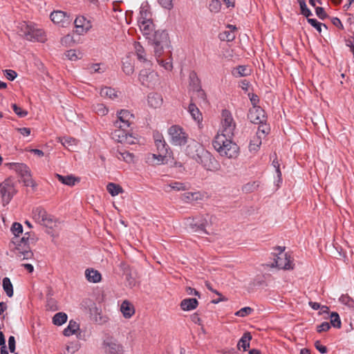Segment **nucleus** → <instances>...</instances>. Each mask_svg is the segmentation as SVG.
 I'll return each instance as SVG.
<instances>
[{
	"label": "nucleus",
	"mask_w": 354,
	"mask_h": 354,
	"mask_svg": "<svg viewBox=\"0 0 354 354\" xmlns=\"http://www.w3.org/2000/svg\"><path fill=\"white\" fill-rule=\"evenodd\" d=\"M167 133L169 141L173 146L182 147L187 144L185 154L204 169L212 171L218 169L219 164L212 154L199 142L189 139L188 133L182 127L174 124L168 129Z\"/></svg>",
	"instance_id": "nucleus-1"
},
{
	"label": "nucleus",
	"mask_w": 354,
	"mask_h": 354,
	"mask_svg": "<svg viewBox=\"0 0 354 354\" xmlns=\"http://www.w3.org/2000/svg\"><path fill=\"white\" fill-rule=\"evenodd\" d=\"M233 138L216 135L212 142L214 149L223 157L236 158L239 154V147L232 141Z\"/></svg>",
	"instance_id": "nucleus-2"
},
{
	"label": "nucleus",
	"mask_w": 354,
	"mask_h": 354,
	"mask_svg": "<svg viewBox=\"0 0 354 354\" xmlns=\"http://www.w3.org/2000/svg\"><path fill=\"white\" fill-rule=\"evenodd\" d=\"M147 39L153 46L156 57H160L162 55L165 48L168 47L170 43L167 32L163 30L154 31Z\"/></svg>",
	"instance_id": "nucleus-3"
},
{
	"label": "nucleus",
	"mask_w": 354,
	"mask_h": 354,
	"mask_svg": "<svg viewBox=\"0 0 354 354\" xmlns=\"http://www.w3.org/2000/svg\"><path fill=\"white\" fill-rule=\"evenodd\" d=\"M21 33L29 41L44 42L46 40L44 30L37 25L24 21L19 26Z\"/></svg>",
	"instance_id": "nucleus-4"
},
{
	"label": "nucleus",
	"mask_w": 354,
	"mask_h": 354,
	"mask_svg": "<svg viewBox=\"0 0 354 354\" xmlns=\"http://www.w3.org/2000/svg\"><path fill=\"white\" fill-rule=\"evenodd\" d=\"M236 129V122L232 113L225 109L221 113V124L216 135H221L227 138H233Z\"/></svg>",
	"instance_id": "nucleus-5"
},
{
	"label": "nucleus",
	"mask_w": 354,
	"mask_h": 354,
	"mask_svg": "<svg viewBox=\"0 0 354 354\" xmlns=\"http://www.w3.org/2000/svg\"><path fill=\"white\" fill-rule=\"evenodd\" d=\"M32 218L38 223L49 228L55 226L56 221L44 208L37 207L32 211Z\"/></svg>",
	"instance_id": "nucleus-6"
},
{
	"label": "nucleus",
	"mask_w": 354,
	"mask_h": 354,
	"mask_svg": "<svg viewBox=\"0 0 354 354\" xmlns=\"http://www.w3.org/2000/svg\"><path fill=\"white\" fill-rule=\"evenodd\" d=\"M139 81L148 88H153L159 82L158 75L153 71L143 69L140 72Z\"/></svg>",
	"instance_id": "nucleus-7"
},
{
	"label": "nucleus",
	"mask_w": 354,
	"mask_h": 354,
	"mask_svg": "<svg viewBox=\"0 0 354 354\" xmlns=\"http://www.w3.org/2000/svg\"><path fill=\"white\" fill-rule=\"evenodd\" d=\"M28 240V238H21L20 243H18L13 250V252L15 254L16 257L19 258L21 260L30 259L33 257L32 252L27 245Z\"/></svg>",
	"instance_id": "nucleus-8"
},
{
	"label": "nucleus",
	"mask_w": 354,
	"mask_h": 354,
	"mask_svg": "<svg viewBox=\"0 0 354 354\" xmlns=\"http://www.w3.org/2000/svg\"><path fill=\"white\" fill-rule=\"evenodd\" d=\"M118 120L114 122L117 129H126L133 122L134 115L128 110H121L118 113Z\"/></svg>",
	"instance_id": "nucleus-9"
},
{
	"label": "nucleus",
	"mask_w": 354,
	"mask_h": 354,
	"mask_svg": "<svg viewBox=\"0 0 354 354\" xmlns=\"http://www.w3.org/2000/svg\"><path fill=\"white\" fill-rule=\"evenodd\" d=\"M0 193L3 205H6L10 203L17 190L11 181L6 180L0 185Z\"/></svg>",
	"instance_id": "nucleus-10"
},
{
	"label": "nucleus",
	"mask_w": 354,
	"mask_h": 354,
	"mask_svg": "<svg viewBox=\"0 0 354 354\" xmlns=\"http://www.w3.org/2000/svg\"><path fill=\"white\" fill-rule=\"evenodd\" d=\"M112 138L124 145H133L136 138L131 134L126 132L125 129H118L112 133Z\"/></svg>",
	"instance_id": "nucleus-11"
},
{
	"label": "nucleus",
	"mask_w": 354,
	"mask_h": 354,
	"mask_svg": "<svg viewBox=\"0 0 354 354\" xmlns=\"http://www.w3.org/2000/svg\"><path fill=\"white\" fill-rule=\"evenodd\" d=\"M272 266L284 270H290L292 268L290 256L286 253L283 252V250H281V252L274 257V263L272 264Z\"/></svg>",
	"instance_id": "nucleus-12"
},
{
	"label": "nucleus",
	"mask_w": 354,
	"mask_h": 354,
	"mask_svg": "<svg viewBox=\"0 0 354 354\" xmlns=\"http://www.w3.org/2000/svg\"><path fill=\"white\" fill-rule=\"evenodd\" d=\"M103 349L106 354H121L122 346L112 338H107L103 342Z\"/></svg>",
	"instance_id": "nucleus-13"
},
{
	"label": "nucleus",
	"mask_w": 354,
	"mask_h": 354,
	"mask_svg": "<svg viewBox=\"0 0 354 354\" xmlns=\"http://www.w3.org/2000/svg\"><path fill=\"white\" fill-rule=\"evenodd\" d=\"M248 118L254 124H263L266 121L264 111L259 106H254L250 109Z\"/></svg>",
	"instance_id": "nucleus-14"
},
{
	"label": "nucleus",
	"mask_w": 354,
	"mask_h": 354,
	"mask_svg": "<svg viewBox=\"0 0 354 354\" xmlns=\"http://www.w3.org/2000/svg\"><path fill=\"white\" fill-rule=\"evenodd\" d=\"M51 21L62 27H66L70 24L69 16L65 12L55 10L51 12L50 15Z\"/></svg>",
	"instance_id": "nucleus-15"
},
{
	"label": "nucleus",
	"mask_w": 354,
	"mask_h": 354,
	"mask_svg": "<svg viewBox=\"0 0 354 354\" xmlns=\"http://www.w3.org/2000/svg\"><path fill=\"white\" fill-rule=\"evenodd\" d=\"M75 32L81 35L86 33L92 27L91 23L83 16L77 17L75 21Z\"/></svg>",
	"instance_id": "nucleus-16"
},
{
	"label": "nucleus",
	"mask_w": 354,
	"mask_h": 354,
	"mask_svg": "<svg viewBox=\"0 0 354 354\" xmlns=\"http://www.w3.org/2000/svg\"><path fill=\"white\" fill-rule=\"evenodd\" d=\"M140 30L147 39L155 31V26L152 19L138 20Z\"/></svg>",
	"instance_id": "nucleus-17"
},
{
	"label": "nucleus",
	"mask_w": 354,
	"mask_h": 354,
	"mask_svg": "<svg viewBox=\"0 0 354 354\" xmlns=\"http://www.w3.org/2000/svg\"><path fill=\"white\" fill-rule=\"evenodd\" d=\"M153 139L158 153H168L169 148L163 136L158 132H155L153 133Z\"/></svg>",
	"instance_id": "nucleus-18"
},
{
	"label": "nucleus",
	"mask_w": 354,
	"mask_h": 354,
	"mask_svg": "<svg viewBox=\"0 0 354 354\" xmlns=\"http://www.w3.org/2000/svg\"><path fill=\"white\" fill-rule=\"evenodd\" d=\"M120 311L124 318L130 319L135 313V308L131 302L124 300L121 304Z\"/></svg>",
	"instance_id": "nucleus-19"
},
{
	"label": "nucleus",
	"mask_w": 354,
	"mask_h": 354,
	"mask_svg": "<svg viewBox=\"0 0 354 354\" xmlns=\"http://www.w3.org/2000/svg\"><path fill=\"white\" fill-rule=\"evenodd\" d=\"M162 95L157 93H151L148 95L147 102L149 106L157 109L160 108L162 104Z\"/></svg>",
	"instance_id": "nucleus-20"
},
{
	"label": "nucleus",
	"mask_w": 354,
	"mask_h": 354,
	"mask_svg": "<svg viewBox=\"0 0 354 354\" xmlns=\"http://www.w3.org/2000/svg\"><path fill=\"white\" fill-rule=\"evenodd\" d=\"M198 301L195 298L184 299L180 302V308L184 311H190L197 308Z\"/></svg>",
	"instance_id": "nucleus-21"
},
{
	"label": "nucleus",
	"mask_w": 354,
	"mask_h": 354,
	"mask_svg": "<svg viewBox=\"0 0 354 354\" xmlns=\"http://www.w3.org/2000/svg\"><path fill=\"white\" fill-rule=\"evenodd\" d=\"M167 153H158V154H149L147 161L151 164L162 165L166 163Z\"/></svg>",
	"instance_id": "nucleus-22"
},
{
	"label": "nucleus",
	"mask_w": 354,
	"mask_h": 354,
	"mask_svg": "<svg viewBox=\"0 0 354 354\" xmlns=\"http://www.w3.org/2000/svg\"><path fill=\"white\" fill-rule=\"evenodd\" d=\"M85 276L89 282L98 283L101 281L100 273L97 270L93 269H86L85 271Z\"/></svg>",
	"instance_id": "nucleus-23"
},
{
	"label": "nucleus",
	"mask_w": 354,
	"mask_h": 354,
	"mask_svg": "<svg viewBox=\"0 0 354 354\" xmlns=\"http://www.w3.org/2000/svg\"><path fill=\"white\" fill-rule=\"evenodd\" d=\"M182 200L185 203H192L193 201L201 200L203 195L199 192H187L182 195Z\"/></svg>",
	"instance_id": "nucleus-24"
},
{
	"label": "nucleus",
	"mask_w": 354,
	"mask_h": 354,
	"mask_svg": "<svg viewBox=\"0 0 354 354\" xmlns=\"http://www.w3.org/2000/svg\"><path fill=\"white\" fill-rule=\"evenodd\" d=\"M100 93L102 97L111 100H115L119 97L118 92L111 87L102 88Z\"/></svg>",
	"instance_id": "nucleus-25"
},
{
	"label": "nucleus",
	"mask_w": 354,
	"mask_h": 354,
	"mask_svg": "<svg viewBox=\"0 0 354 354\" xmlns=\"http://www.w3.org/2000/svg\"><path fill=\"white\" fill-rule=\"evenodd\" d=\"M189 89L194 91L201 87L200 80L194 71H191L189 75Z\"/></svg>",
	"instance_id": "nucleus-26"
},
{
	"label": "nucleus",
	"mask_w": 354,
	"mask_h": 354,
	"mask_svg": "<svg viewBox=\"0 0 354 354\" xmlns=\"http://www.w3.org/2000/svg\"><path fill=\"white\" fill-rule=\"evenodd\" d=\"M200 219L198 218H189L186 221V225L193 232H202V227L200 225Z\"/></svg>",
	"instance_id": "nucleus-27"
},
{
	"label": "nucleus",
	"mask_w": 354,
	"mask_h": 354,
	"mask_svg": "<svg viewBox=\"0 0 354 354\" xmlns=\"http://www.w3.org/2000/svg\"><path fill=\"white\" fill-rule=\"evenodd\" d=\"M251 339V334L250 333H245L238 342V348L240 349L241 348H243L244 351H247L250 347V342Z\"/></svg>",
	"instance_id": "nucleus-28"
},
{
	"label": "nucleus",
	"mask_w": 354,
	"mask_h": 354,
	"mask_svg": "<svg viewBox=\"0 0 354 354\" xmlns=\"http://www.w3.org/2000/svg\"><path fill=\"white\" fill-rule=\"evenodd\" d=\"M115 156L118 160H123L127 163H131L133 162V155L128 151L118 150L115 152Z\"/></svg>",
	"instance_id": "nucleus-29"
},
{
	"label": "nucleus",
	"mask_w": 354,
	"mask_h": 354,
	"mask_svg": "<svg viewBox=\"0 0 354 354\" xmlns=\"http://www.w3.org/2000/svg\"><path fill=\"white\" fill-rule=\"evenodd\" d=\"M151 19V15L149 11V7L147 1L142 3L140 10V17L138 20Z\"/></svg>",
	"instance_id": "nucleus-30"
},
{
	"label": "nucleus",
	"mask_w": 354,
	"mask_h": 354,
	"mask_svg": "<svg viewBox=\"0 0 354 354\" xmlns=\"http://www.w3.org/2000/svg\"><path fill=\"white\" fill-rule=\"evenodd\" d=\"M168 188L172 189L176 191H185L188 189V184L180 183V182H171L170 184L166 185L165 191L169 192Z\"/></svg>",
	"instance_id": "nucleus-31"
},
{
	"label": "nucleus",
	"mask_w": 354,
	"mask_h": 354,
	"mask_svg": "<svg viewBox=\"0 0 354 354\" xmlns=\"http://www.w3.org/2000/svg\"><path fill=\"white\" fill-rule=\"evenodd\" d=\"M59 142L63 146L69 150H73L74 147L77 145V141L71 137H63L59 138Z\"/></svg>",
	"instance_id": "nucleus-32"
},
{
	"label": "nucleus",
	"mask_w": 354,
	"mask_h": 354,
	"mask_svg": "<svg viewBox=\"0 0 354 354\" xmlns=\"http://www.w3.org/2000/svg\"><path fill=\"white\" fill-rule=\"evenodd\" d=\"M106 189L112 196H118L119 194L123 192L122 187L120 185L113 183H108L106 185Z\"/></svg>",
	"instance_id": "nucleus-33"
},
{
	"label": "nucleus",
	"mask_w": 354,
	"mask_h": 354,
	"mask_svg": "<svg viewBox=\"0 0 354 354\" xmlns=\"http://www.w3.org/2000/svg\"><path fill=\"white\" fill-rule=\"evenodd\" d=\"M56 178L60 181L62 183L73 186L75 184V183L77 181V179L73 177V176H62L60 174H57Z\"/></svg>",
	"instance_id": "nucleus-34"
},
{
	"label": "nucleus",
	"mask_w": 354,
	"mask_h": 354,
	"mask_svg": "<svg viewBox=\"0 0 354 354\" xmlns=\"http://www.w3.org/2000/svg\"><path fill=\"white\" fill-rule=\"evenodd\" d=\"M79 329V324L71 320L68 323V326L64 330L63 333L65 336H71L73 335Z\"/></svg>",
	"instance_id": "nucleus-35"
},
{
	"label": "nucleus",
	"mask_w": 354,
	"mask_h": 354,
	"mask_svg": "<svg viewBox=\"0 0 354 354\" xmlns=\"http://www.w3.org/2000/svg\"><path fill=\"white\" fill-rule=\"evenodd\" d=\"M188 111L194 120L199 122L202 119L201 113L199 109L194 103L191 102L189 104Z\"/></svg>",
	"instance_id": "nucleus-36"
},
{
	"label": "nucleus",
	"mask_w": 354,
	"mask_h": 354,
	"mask_svg": "<svg viewBox=\"0 0 354 354\" xmlns=\"http://www.w3.org/2000/svg\"><path fill=\"white\" fill-rule=\"evenodd\" d=\"M14 169L18 172L21 176H26L30 172L29 167L23 163H14Z\"/></svg>",
	"instance_id": "nucleus-37"
},
{
	"label": "nucleus",
	"mask_w": 354,
	"mask_h": 354,
	"mask_svg": "<svg viewBox=\"0 0 354 354\" xmlns=\"http://www.w3.org/2000/svg\"><path fill=\"white\" fill-rule=\"evenodd\" d=\"M134 48L138 59L141 62H147L148 60L146 58V55L143 47L139 43H135Z\"/></svg>",
	"instance_id": "nucleus-38"
},
{
	"label": "nucleus",
	"mask_w": 354,
	"mask_h": 354,
	"mask_svg": "<svg viewBox=\"0 0 354 354\" xmlns=\"http://www.w3.org/2000/svg\"><path fill=\"white\" fill-rule=\"evenodd\" d=\"M67 321V315L64 313H56L53 318V322L55 325L61 326Z\"/></svg>",
	"instance_id": "nucleus-39"
},
{
	"label": "nucleus",
	"mask_w": 354,
	"mask_h": 354,
	"mask_svg": "<svg viewBox=\"0 0 354 354\" xmlns=\"http://www.w3.org/2000/svg\"><path fill=\"white\" fill-rule=\"evenodd\" d=\"M3 288L8 297H12L13 287L10 280L8 277H5L3 279Z\"/></svg>",
	"instance_id": "nucleus-40"
},
{
	"label": "nucleus",
	"mask_w": 354,
	"mask_h": 354,
	"mask_svg": "<svg viewBox=\"0 0 354 354\" xmlns=\"http://www.w3.org/2000/svg\"><path fill=\"white\" fill-rule=\"evenodd\" d=\"M122 70L128 75L133 74L134 72V66L128 58L122 62Z\"/></svg>",
	"instance_id": "nucleus-41"
},
{
	"label": "nucleus",
	"mask_w": 354,
	"mask_h": 354,
	"mask_svg": "<svg viewBox=\"0 0 354 354\" xmlns=\"http://www.w3.org/2000/svg\"><path fill=\"white\" fill-rule=\"evenodd\" d=\"M232 74L236 77H240L247 76L249 75V72L245 66H239L234 69Z\"/></svg>",
	"instance_id": "nucleus-42"
},
{
	"label": "nucleus",
	"mask_w": 354,
	"mask_h": 354,
	"mask_svg": "<svg viewBox=\"0 0 354 354\" xmlns=\"http://www.w3.org/2000/svg\"><path fill=\"white\" fill-rule=\"evenodd\" d=\"M235 37V32L230 30H225L220 34V39L223 41H233Z\"/></svg>",
	"instance_id": "nucleus-43"
},
{
	"label": "nucleus",
	"mask_w": 354,
	"mask_h": 354,
	"mask_svg": "<svg viewBox=\"0 0 354 354\" xmlns=\"http://www.w3.org/2000/svg\"><path fill=\"white\" fill-rule=\"evenodd\" d=\"M200 219V225L202 227V232H205V227L209 226L212 223V216L208 214L205 216L198 217Z\"/></svg>",
	"instance_id": "nucleus-44"
},
{
	"label": "nucleus",
	"mask_w": 354,
	"mask_h": 354,
	"mask_svg": "<svg viewBox=\"0 0 354 354\" xmlns=\"http://www.w3.org/2000/svg\"><path fill=\"white\" fill-rule=\"evenodd\" d=\"M261 139L262 138L258 136H255L251 140H250V146H249V148H250V151H257L259 146L261 145Z\"/></svg>",
	"instance_id": "nucleus-45"
},
{
	"label": "nucleus",
	"mask_w": 354,
	"mask_h": 354,
	"mask_svg": "<svg viewBox=\"0 0 354 354\" xmlns=\"http://www.w3.org/2000/svg\"><path fill=\"white\" fill-rule=\"evenodd\" d=\"M330 324L335 328H339L341 327V319L337 313L333 312L331 313Z\"/></svg>",
	"instance_id": "nucleus-46"
},
{
	"label": "nucleus",
	"mask_w": 354,
	"mask_h": 354,
	"mask_svg": "<svg viewBox=\"0 0 354 354\" xmlns=\"http://www.w3.org/2000/svg\"><path fill=\"white\" fill-rule=\"evenodd\" d=\"M299 7L301 10V14L303 15L304 17H306L308 19H309V17L313 15L312 12L307 7L306 1H299Z\"/></svg>",
	"instance_id": "nucleus-47"
},
{
	"label": "nucleus",
	"mask_w": 354,
	"mask_h": 354,
	"mask_svg": "<svg viewBox=\"0 0 354 354\" xmlns=\"http://www.w3.org/2000/svg\"><path fill=\"white\" fill-rule=\"evenodd\" d=\"M65 55L68 59L71 61H76L81 58V53H77L75 50L73 49L67 50L65 53Z\"/></svg>",
	"instance_id": "nucleus-48"
},
{
	"label": "nucleus",
	"mask_w": 354,
	"mask_h": 354,
	"mask_svg": "<svg viewBox=\"0 0 354 354\" xmlns=\"http://www.w3.org/2000/svg\"><path fill=\"white\" fill-rule=\"evenodd\" d=\"M208 8L211 12L218 13L222 9L221 1H210Z\"/></svg>",
	"instance_id": "nucleus-49"
},
{
	"label": "nucleus",
	"mask_w": 354,
	"mask_h": 354,
	"mask_svg": "<svg viewBox=\"0 0 354 354\" xmlns=\"http://www.w3.org/2000/svg\"><path fill=\"white\" fill-rule=\"evenodd\" d=\"M313 7H315L316 15L321 19H324L326 17L327 15L324 11V9L322 7H316L315 1H309Z\"/></svg>",
	"instance_id": "nucleus-50"
},
{
	"label": "nucleus",
	"mask_w": 354,
	"mask_h": 354,
	"mask_svg": "<svg viewBox=\"0 0 354 354\" xmlns=\"http://www.w3.org/2000/svg\"><path fill=\"white\" fill-rule=\"evenodd\" d=\"M94 111L99 115H105L108 113V109L102 104H97L94 106Z\"/></svg>",
	"instance_id": "nucleus-51"
},
{
	"label": "nucleus",
	"mask_w": 354,
	"mask_h": 354,
	"mask_svg": "<svg viewBox=\"0 0 354 354\" xmlns=\"http://www.w3.org/2000/svg\"><path fill=\"white\" fill-rule=\"evenodd\" d=\"M11 232L15 236H19L23 232V227L19 223H14L11 227Z\"/></svg>",
	"instance_id": "nucleus-52"
},
{
	"label": "nucleus",
	"mask_w": 354,
	"mask_h": 354,
	"mask_svg": "<svg viewBox=\"0 0 354 354\" xmlns=\"http://www.w3.org/2000/svg\"><path fill=\"white\" fill-rule=\"evenodd\" d=\"M21 178H22V181L25 186H27V187L30 186L32 187H35L36 186L35 181L32 180V178L31 177L30 172L26 176H21Z\"/></svg>",
	"instance_id": "nucleus-53"
},
{
	"label": "nucleus",
	"mask_w": 354,
	"mask_h": 354,
	"mask_svg": "<svg viewBox=\"0 0 354 354\" xmlns=\"http://www.w3.org/2000/svg\"><path fill=\"white\" fill-rule=\"evenodd\" d=\"M124 274L128 285L131 287L134 286L136 283V280L132 272L129 270H127L124 272Z\"/></svg>",
	"instance_id": "nucleus-54"
},
{
	"label": "nucleus",
	"mask_w": 354,
	"mask_h": 354,
	"mask_svg": "<svg viewBox=\"0 0 354 354\" xmlns=\"http://www.w3.org/2000/svg\"><path fill=\"white\" fill-rule=\"evenodd\" d=\"M253 309L250 307H244L235 313V315L244 317L252 313Z\"/></svg>",
	"instance_id": "nucleus-55"
},
{
	"label": "nucleus",
	"mask_w": 354,
	"mask_h": 354,
	"mask_svg": "<svg viewBox=\"0 0 354 354\" xmlns=\"http://www.w3.org/2000/svg\"><path fill=\"white\" fill-rule=\"evenodd\" d=\"M339 301L349 307H353L354 306L353 300L348 295H342L339 298Z\"/></svg>",
	"instance_id": "nucleus-56"
},
{
	"label": "nucleus",
	"mask_w": 354,
	"mask_h": 354,
	"mask_svg": "<svg viewBox=\"0 0 354 354\" xmlns=\"http://www.w3.org/2000/svg\"><path fill=\"white\" fill-rule=\"evenodd\" d=\"M12 107L14 112L20 118H24L28 115V112L26 111L23 110L15 104H12Z\"/></svg>",
	"instance_id": "nucleus-57"
},
{
	"label": "nucleus",
	"mask_w": 354,
	"mask_h": 354,
	"mask_svg": "<svg viewBox=\"0 0 354 354\" xmlns=\"http://www.w3.org/2000/svg\"><path fill=\"white\" fill-rule=\"evenodd\" d=\"M159 64L167 71H171L173 68L172 63L170 60H160L159 57H156Z\"/></svg>",
	"instance_id": "nucleus-58"
},
{
	"label": "nucleus",
	"mask_w": 354,
	"mask_h": 354,
	"mask_svg": "<svg viewBox=\"0 0 354 354\" xmlns=\"http://www.w3.org/2000/svg\"><path fill=\"white\" fill-rule=\"evenodd\" d=\"M193 92L194 96L192 97L198 98L202 101H205V91L201 88L199 89H196Z\"/></svg>",
	"instance_id": "nucleus-59"
},
{
	"label": "nucleus",
	"mask_w": 354,
	"mask_h": 354,
	"mask_svg": "<svg viewBox=\"0 0 354 354\" xmlns=\"http://www.w3.org/2000/svg\"><path fill=\"white\" fill-rule=\"evenodd\" d=\"M308 22L313 26L319 32H322V24L319 22L317 19H311V18H309L307 19Z\"/></svg>",
	"instance_id": "nucleus-60"
},
{
	"label": "nucleus",
	"mask_w": 354,
	"mask_h": 354,
	"mask_svg": "<svg viewBox=\"0 0 354 354\" xmlns=\"http://www.w3.org/2000/svg\"><path fill=\"white\" fill-rule=\"evenodd\" d=\"M5 75L8 80L12 81L17 77V74L15 71L6 70Z\"/></svg>",
	"instance_id": "nucleus-61"
},
{
	"label": "nucleus",
	"mask_w": 354,
	"mask_h": 354,
	"mask_svg": "<svg viewBox=\"0 0 354 354\" xmlns=\"http://www.w3.org/2000/svg\"><path fill=\"white\" fill-rule=\"evenodd\" d=\"M330 328V325L328 322H323L320 325L317 326V332L322 333L324 331H327Z\"/></svg>",
	"instance_id": "nucleus-62"
},
{
	"label": "nucleus",
	"mask_w": 354,
	"mask_h": 354,
	"mask_svg": "<svg viewBox=\"0 0 354 354\" xmlns=\"http://www.w3.org/2000/svg\"><path fill=\"white\" fill-rule=\"evenodd\" d=\"M268 128L265 125H261L259 127L258 130L257 131V136L263 138L265 137L267 133Z\"/></svg>",
	"instance_id": "nucleus-63"
},
{
	"label": "nucleus",
	"mask_w": 354,
	"mask_h": 354,
	"mask_svg": "<svg viewBox=\"0 0 354 354\" xmlns=\"http://www.w3.org/2000/svg\"><path fill=\"white\" fill-rule=\"evenodd\" d=\"M8 347L11 353H14L15 351V339L14 336H10L8 339Z\"/></svg>",
	"instance_id": "nucleus-64"
}]
</instances>
